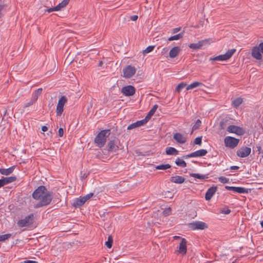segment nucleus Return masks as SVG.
<instances>
[{
	"label": "nucleus",
	"instance_id": "49530a36",
	"mask_svg": "<svg viewBox=\"0 0 263 263\" xmlns=\"http://www.w3.org/2000/svg\"><path fill=\"white\" fill-rule=\"evenodd\" d=\"M151 117L152 116H149V115L147 114L144 119L141 120V121L143 125H145L148 121V120L151 119Z\"/></svg>",
	"mask_w": 263,
	"mask_h": 263
},
{
	"label": "nucleus",
	"instance_id": "680f3d73",
	"mask_svg": "<svg viewBox=\"0 0 263 263\" xmlns=\"http://www.w3.org/2000/svg\"><path fill=\"white\" fill-rule=\"evenodd\" d=\"M180 30V28H174L173 30V33H175L177 32H178Z\"/></svg>",
	"mask_w": 263,
	"mask_h": 263
},
{
	"label": "nucleus",
	"instance_id": "a18cd8bd",
	"mask_svg": "<svg viewBox=\"0 0 263 263\" xmlns=\"http://www.w3.org/2000/svg\"><path fill=\"white\" fill-rule=\"evenodd\" d=\"M202 143V137H198L195 138L194 143L197 145H201Z\"/></svg>",
	"mask_w": 263,
	"mask_h": 263
},
{
	"label": "nucleus",
	"instance_id": "f257e3e1",
	"mask_svg": "<svg viewBox=\"0 0 263 263\" xmlns=\"http://www.w3.org/2000/svg\"><path fill=\"white\" fill-rule=\"evenodd\" d=\"M110 129H104L101 130L95 139V142L100 147H103L106 141L107 138L110 134Z\"/></svg>",
	"mask_w": 263,
	"mask_h": 263
},
{
	"label": "nucleus",
	"instance_id": "37998d69",
	"mask_svg": "<svg viewBox=\"0 0 263 263\" xmlns=\"http://www.w3.org/2000/svg\"><path fill=\"white\" fill-rule=\"evenodd\" d=\"M171 208H167L165 209V210L163 211V214L164 216H167L171 214Z\"/></svg>",
	"mask_w": 263,
	"mask_h": 263
},
{
	"label": "nucleus",
	"instance_id": "a878e982",
	"mask_svg": "<svg viewBox=\"0 0 263 263\" xmlns=\"http://www.w3.org/2000/svg\"><path fill=\"white\" fill-rule=\"evenodd\" d=\"M144 125L142 123L141 120H140V121H138L135 123H133L131 124H130L128 127H127V129L128 130H130V129H134V128H135L136 127H140V126H143Z\"/></svg>",
	"mask_w": 263,
	"mask_h": 263
},
{
	"label": "nucleus",
	"instance_id": "39448f33",
	"mask_svg": "<svg viewBox=\"0 0 263 263\" xmlns=\"http://www.w3.org/2000/svg\"><path fill=\"white\" fill-rule=\"evenodd\" d=\"M189 227L192 230H204L208 228V226L204 222L196 221L189 223Z\"/></svg>",
	"mask_w": 263,
	"mask_h": 263
},
{
	"label": "nucleus",
	"instance_id": "58836bf2",
	"mask_svg": "<svg viewBox=\"0 0 263 263\" xmlns=\"http://www.w3.org/2000/svg\"><path fill=\"white\" fill-rule=\"evenodd\" d=\"M11 234H6L2 235H0V241H4L7 239H8L11 237Z\"/></svg>",
	"mask_w": 263,
	"mask_h": 263
},
{
	"label": "nucleus",
	"instance_id": "338daca9",
	"mask_svg": "<svg viewBox=\"0 0 263 263\" xmlns=\"http://www.w3.org/2000/svg\"><path fill=\"white\" fill-rule=\"evenodd\" d=\"M72 61V60H68V58H67V59L66 60V62H67L68 63V64H70V63H71Z\"/></svg>",
	"mask_w": 263,
	"mask_h": 263
},
{
	"label": "nucleus",
	"instance_id": "c85d7f7f",
	"mask_svg": "<svg viewBox=\"0 0 263 263\" xmlns=\"http://www.w3.org/2000/svg\"><path fill=\"white\" fill-rule=\"evenodd\" d=\"M70 0H63V1L59 3L55 8L57 11L60 10L62 8H64L69 3Z\"/></svg>",
	"mask_w": 263,
	"mask_h": 263
},
{
	"label": "nucleus",
	"instance_id": "412c9836",
	"mask_svg": "<svg viewBox=\"0 0 263 263\" xmlns=\"http://www.w3.org/2000/svg\"><path fill=\"white\" fill-rule=\"evenodd\" d=\"M185 178L182 176H176L171 178V181L178 184H181L184 182Z\"/></svg>",
	"mask_w": 263,
	"mask_h": 263
},
{
	"label": "nucleus",
	"instance_id": "5701e85b",
	"mask_svg": "<svg viewBox=\"0 0 263 263\" xmlns=\"http://www.w3.org/2000/svg\"><path fill=\"white\" fill-rule=\"evenodd\" d=\"M15 168L14 166L10 167L8 168H1L0 169V173L2 175H9L11 174L14 171Z\"/></svg>",
	"mask_w": 263,
	"mask_h": 263
},
{
	"label": "nucleus",
	"instance_id": "bf43d9fd",
	"mask_svg": "<svg viewBox=\"0 0 263 263\" xmlns=\"http://www.w3.org/2000/svg\"><path fill=\"white\" fill-rule=\"evenodd\" d=\"M24 263H37V262L34 260H27L24 261Z\"/></svg>",
	"mask_w": 263,
	"mask_h": 263
},
{
	"label": "nucleus",
	"instance_id": "e433bc0d",
	"mask_svg": "<svg viewBox=\"0 0 263 263\" xmlns=\"http://www.w3.org/2000/svg\"><path fill=\"white\" fill-rule=\"evenodd\" d=\"M182 33H179L178 34L175 35L174 36H171L168 39L169 41H172L174 40H178L181 39L182 37Z\"/></svg>",
	"mask_w": 263,
	"mask_h": 263
},
{
	"label": "nucleus",
	"instance_id": "20e7f679",
	"mask_svg": "<svg viewBox=\"0 0 263 263\" xmlns=\"http://www.w3.org/2000/svg\"><path fill=\"white\" fill-rule=\"evenodd\" d=\"M47 190L45 186L41 185L39 186L32 193V197L37 200H40L44 195H45V192H47Z\"/></svg>",
	"mask_w": 263,
	"mask_h": 263
},
{
	"label": "nucleus",
	"instance_id": "a19ab883",
	"mask_svg": "<svg viewBox=\"0 0 263 263\" xmlns=\"http://www.w3.org/2000/svg\"><path fill=\"white\" fill-rule=\"evenodd\" d=\"M219 181L222 183H228L229 182V179L225 177L221 176L218 178Z\"/></svg>",
	"mask_w": 263,
	"mask_h": 263
},
{
	"label": "nucleus",
	"instance_id": "393cba45",
	"mask_svg": "<svg viewBox=\"0 0 263 263\" xmlns=\"http://www.w3.org/2000/svg\"><path fill=\"white\" fill-rule=\"evenodd\" d=\"M166 154L168 155H177L179 152L174 147H168L166 148Z\"/></svg>",
	"mask_w": 263,
	"mask_h": 263
},
{
	"label": "nucleus",
	"instance_id": "7ed1b4c3",
	"mask_svg": "<svg viewBox=\"0 0 263 263\" xmlns=\"http://www.w3.org/2000/svg\"><path fill=\"white\" fill-rule=\"evenodd\" d=\"M236 52L235 49H231L229 50L225 54H221L210 59V61H227L230 59L233 54Z\"/></svg>",
	"mask_w": 263,
	"mask_h": 263
},
{
	"label": "nucleus",
	"instance_id": "c03bdc74",
	"mask_svg": "<svg viewBox=\"0 0 263 263\" xmlns=\"http://www.w3.org/2000/svg\"><path fill=\"white\" fill-rule=\"evenodd\" d=\"M36 101L35 100H34L33 98H32L31 97L30 100L29 101V102H28L27 103H26L25 105V107H28L32 105H33Z\"/></svg>",
	"mask_w": 263,
	"mask_h": 263
},
{
	"label": "nucleus",
	"instance_id": "f8f14e48",
	"mask_svg": "<svg viewBox=\"0 0 263 263\" xmlns=\"http://www.w3.org/2000/svg\"><path fill=\"white\" fill-rule=\"evenodd\" d=\"M121 92L125 96L129 97L133 96L136 92L135 88L132 85H128L123 87L121 89Z\"/></svg>",
	"mask_w": 263,
	"mask_h": 263
},
{
	"label": "nucleus",
	"instance_id": "774afa93",
	"mask_svg": "<svg viewBox=\"0 0 263 263\" xmlns=\"http://www.w3.org/2000/svg\"><path fill=\"white\" fill-rule=\"evenodd\" d=\"M102 65H103V62L100 61V62L99 63L98 66L99 67H101Z\"/></svg>",
	"mask_w": 263,
	"mask_h": 263
},
{
	"label": "nucleus",
	"instance_id": "cd10ccee",
	"mask_svg": "<svg viewBox=\"0 0 263 263\" xmlns=\"http://www.w3.org/2000/svg\"><path fill=\"white\" fill-rule=\"evenodd\" d=\"M202 84L199 82H194L190 85H187L186 90H189L202 85Z\"/></svg>",
	"mask_w": 263,
	"mask_h": 263
},
{
	"label": "nucleus",
	"instance_id": "052dcab7",
	"mask_svg": "<svg viewBox=\"0 0 263 263\" xmlns=\"http://www.w3.org/2000/svg\"><path fill=\"white\" fill-rule=\"evenodd\" d=\"M239 167L237 166H232L230 167V170H237L239 169Z\"/></svg>",
	"mask_w": 263,
	"mask_h": 263
},
{
	"label": "nucleus",
	"instance_id": "0e129e2a",
	"mask_svg": "<svg viewBox=\"0 0 263 263\" xmlns=\"http://www.w3.org/2000/svg\"><path fill=\"white\" fill-rule=\"evenodd\" d=\"M42 130L43 132H46L48 130V127L46 126H43L42 127Z\"/></svg>",
	"mask_w": 263,
	"mask_h": 263
},
{
	"label": "nucleus",
	"instance_id": "2eb2a0df",
	"mask_svg": "<svg viewBox=\"0 0 263 263\" xmlns=\"http://www.w3.org/2000/svg\"><path fill=\"white\" fill-rule=\"evenodd\" d=\"M173 139L177 143L180 144H184L187 141L186 137L179 133L174 134L173 135Z\"/></svg>",
	"mask_w": 263,
	"mask_h": 263
},
{
	"label": "nucleus",
	"instance_id": "79ce46f5",
	"mask_svg": "<svg viewBox=\"0 0 263 263\" xmlns=\"http://www.w3.org/2000/svg\"><path fill=\"white\" fill-rule=\"evenodd\" d=\"M157 108H158L157 105H154L153 107H152V108L150 110V111L148 113L149 116H152L155 114Z\"/></svg>",
	"mask_w": 263,
	"mask_h": 263
},
{
	"label": "nucleus",
	"instance_id": "f3484780",
	"mask_svg": "<svg viewBox=\"0 0 263 263\" xmlns=\"http://www.w3.org/2000/svg\"><path fill=\"white\" fill-rule=\"evenodd\" d=\"M16 180V178L15 176L5 177L0 179V188L7 184L15 181Z\"/></svg>",
	"mask_w": 263,
	"mask_h": 263
},
{
	"label": "nucleus",
	"instance_id": "a211bd4d",
	"mask_svg": "<svg viewBox=\"0 0 263 263\" xmlns=\"http://www.w3.org/2000/svg\"><path fill=\"white\" fill-rule=\"evenodd\" d=\"M217 190V187L215 186L210 187L205 195V198L206 200H210L214 194L216 193Z\"/></svg>",
	"mask_w": 263,
	"mask_h": 263
},
{
	"label": "nucleus",
	"instance_id": "3c124183",
	"mask_svg": "<svg viewBox=\"0 0 263 263\" xmlns=\"http://www.w3.org/2000/svg\"><path fill=\"white\" fill-rule=\"evenodd\" d=\"M64 130L62 128H60L58 130V134L59 137H62L63 136Z\"/></svg>",
	"mask_w": 263,
	"mask_h": 263
},
{
	"label": "nucleus",
	"instance_id": "473e14b6",
	"mask_svg": "<svg viewBox=\"0 0 263 263\" xmlns=\"http://www.w3.org/2000/svg\"><path fill=\"white\" fill-rule=\"evenodd\" d=\"M187 84L184 82L179 83L176 88L175 91L179 93L184 88L186 87Z\"/></svg>",
	"mask_w": 263,
	"mask_h": 263
},
{
	"label": "nucleus",
	"instance_id": "9d476101",
	"mask_svg": "<svg viewBox=\"0 0 263 263\" xmlns=\"http://www.w3.org/2000/svg\"><path fill=\"white\" fill-rule=\"evenodd\" d=\"M136 72V69L134 67L128 65L123 69V77L130 78L135 74Z\"/></svg>",
	"mask_w": 263,
	"mask_h": 263
},
{
	"label": "nucleus",
	"instance_id": "c9c22d12",
	"mask_svg": "<svg viewBox=\"0 0 263 263\" xmlns=\"http://www.w3.org/2000/svg\"><path fill=\"white\" fill-rule=\"evenodd\" d=\"M201 121L199 119H198L196 121L195 124L192 127V133H193V132L194 130H195L198 129L199 128V127L201 126Z\"/></svg>",
	"mask_w": 263,
	"mask_h": 263
},
{
	"label": "nucleus",
	"instance_id": "dca6fc26",
	"mask_svg": "<svg viewBox=\"0 0 263 263\" xmlns=\"http://www.w3.org/2000/svg\"><path fill=\"white\" fill-rule=\"evenodd\" d=\"M187 241L185 238H181V241L179 244L178 252L179 253L184 255L186 254L187 251L186 248Z\"/></svg>",
	"mask_w": 263,
	"mask_h": 263
},
{
	"label": "nucleus",
	"instance_id": "de8ad7c7",
	"mask_svg": "<svg viewBox=\"0 0 263 263\" xmlns=\"http://www.w3.org/2000/svg\"><path fill=\"white\" fill-rule=\"evenodd\" d=\"M226 122H227L226 120H222L220 122V127L221 129H225V128L226 127Z\"/></svg>",
	"mask_w": 263,
	"mask_h": 263
},
{
	"label": "nucleus",
	"instance_id": "4d7b16f0",
	"mask_svg": "<svg viewBox=\"0 0 263 263\" xmlns=\"http://www.w3.org/2000/svg\"><path fill=\"white\" fill-rule=\"evenodd\" d=\"M230 212H231V210L230 209H227L226 210L222 211V213L224 214H229V213H230Z\"/></svg>",
	"mask_w": 263,
	"mask_h": 263
},
{
	"label": "nucleus",
	"instance_id": "ea45409f",
	"mask_svg": "<svg viewBox=\"0 0 263 263\" xmlns=\"http://www.w3.org/2000/svg\"><path fill=\"white\" fill-rule=\"evenodd\" d=\"M155 48V46H149L145 49L143 50V54H145L152 51Z\"/></svg>",
	"mask_w": 263,
	"mask_h": 263
},
{
	"label": "nucleus",
	"instance_id": "603ef678",
	"mask_svg": "<svg viewBox=\"0 0 263 263\" xmlns=\"http://www.w3.org/2000/svg\"><path fill=\"white\" fill-rule=\"evenodd\" d=\"M257 47L259 48L260 51L263 54V43H260Z\"/></svg>",
	"mask_w": 263,
	"mask_h": 263
},
{
	"label": "nucleus",
	"instance_id": "6e6552de",
	"mask_svg": "<svg viewBox=\"0 0 263 263\" xmlns=\"http://www.w3.org/2000/svg\"><path fill=\"white\" fill-rule=\"evenodd\" d=\"M67 102V99L65 96H63L60 98L56 108L57 116H61L64 110V106Z\"/></svg>",
	"mask_w": 263,
	"mask_h": 263
},
{
	"label": "nucleus",
	"instance_id": "9b49d317",
	"mask_svg": "<svg viewBox=\"0 0 263 263\" xmlns=\"http://www.w3.org/2000/svg\"><path fill=\"white\" fill-rule=\"evenodd\" d=\"M211 39H205L203 40L199 41L197 43H192L190 44L189 47L194 50H197L200 49L203 46L210 44Z\"/></svg>",
	"mask_w": 263,
	"mask_h": 263
},
{
	"label": "nucleus",
	"instance_id": "7c9ffc66",
	"mask_svg": "<svg viewBox=\"0 0 263 263\" xmlns=\"http://www.w3.org/2000/svg\"><path fill=\"white\" fill-rule=\"evenodd\" d=\"M190 176L200 180H204L208 178L207 175H201L199 174L192 173Z\"/></svg>",
	"mask_w": 263,
	"mask_h": 263
},
{
	"label": "nucleus",
	"instance_id": "4be33fe9",
	"mask_svg": "<svg viewBox=\"0 0 263 263\" xmlns=\"http://www.w3.org/2000/svg\"><path fill=\"white\" fill-rule=\"evenodd\" d=\"M180 50V47L177 46L172 48L169 52V56L171 58H174L179 54Z\"/></svg>",
	"mask_w": 263,
	"mask_h": 263
},
{
	"label": "nucleus",
	"instance_id": "f03ea898",
	"mask_svg": "<svg viewBox=\"0 0 263 263\" xmlns=\"http://www.w3.org/2000/svg\"><path fill=\"white\" fill-rule=\"evenodd\" d=\"M45 193L43 198L34 205L35 208L47 206L51 202L52 199L53 193L47 191Z\"/></svg>",
	"mask_w": 263,
	"mask_h": 263
},
{
	"label": "nucleus",
	"instance_id": "4c0bfd02",
	"mask_svg": "<svg viewBox=\"0 0 263 263\" xmlns=\"http://www.w3.org/2000/svg\"><path fill=\"white\" fill-rule=\"evenodd\" d=\"M113 240L111 236H109L108 237V240L105 242V245L107 248H110L112 247Z\"/></svg>",
	"mask_w": 263,
	"mask_h": 263
},
{
	"label": "nucleus",
	"instance_id": "b1692460",
	"mask_svg": "<svg viewBox=\"0 0 263 263\" xmlns=\"http://www.w3.org/2000/svg\"><path fill=\"white\" fill-rule=\"evenodd\" d=\"M208 152L206 149H201L193 152L194 157H202L206 155Z\"/></svg>",
	"mask_w": 263,
	"mask_h": 263
},
{
	"label": "nucleus",
	"instance_id": "8fccbe9b",
	"mask_svg": "<svg viewBox=\"0 0 263 263\" xmlns=\"http://www.w3.org/2000/svg\"><path fill=\"white\" fill-rule=\"evenodd\" d=\"M6 8L5 5H0V18L2 16V11H4Z\"/></svg>",
	"mask_w": 263,
	"mask_h": 263
},
{
	"label": "nucleus",
	"instance_id": "0eeeda50",
	"mask_svg": "<svg viewBox=\"0 0 263 263\" xmlns=\"http://www.w3.org/2000/svg\"><path fill=\"white\" fill-rule=\"evenodd\" d=\"M34 215L31 214L26 216L24 219L20 220L17 222V225L20 227H27L33 223Z\"/></svg>",
	"mask_w": 263,
	"mask_h": 263
},
{
	"label": "nucleus",
	"instance_id": "6e6d98bb",
	"mask_svg": "<svg viewBox=\"0 0 263 263\" xmlns=\"http://www.w3.org/2000/svg\"><path fill=\"white\" fill-rule=\"evenodd\" d=\"M164 195L166 196L167 197H170V198H172V194L170 191L166 192L165 193Z\"/></svg>",
	"mask_w": 263,
	"mask_h": 263
},
{
	"label": "nucleus",
	"instance_id": "6ab92c4d",
	"mask_svg": "<svg viewBox=\"0 0 263 263\" xmlns=\"http://www.w3.org/2000/svg\"><path fill=\"white\" fill-rule=\"evenodd\" d=\"M117 140H110L108 143V151L115 152H116L118 149L119 147L117 145Z\"/></svg>",
	"mask_w": 263,
	"mask_h": 263
},
{
	"label": "nucleus",
	"instance_id": "e2e57ef3",
	"mask_svg": "<svg viewBox=\"0 0 263 263\" xmlns=\"http://www.w3.org/2000/svg\"><path fill=\"white\" fill-rule=\"evenodd\" d=\"M257 152H258V154H260L261 152V147L260 145L257 146Z\"/></svg>",
	"mask_w": 263,
	"mask_h": 263
},
{
	"label": "nucleus",
	"instance_id": "aec40b11",
	"mask_svg": "<svg viewBox=\"0 0 263 263\" xmlns=\"http://www.w3.org/2000/svg\"><path fill=\"white\" fill-rule=\"evenodd\" d=\"M252 56L257 60H261L262 59L260 51L257 46L254 47L252 49Z\"/></svg>",
	"mask_w": 263,
	"mask_h": 263
},
{
	"label": "nucleus",
	"instance_id": "f704fd0d",
	"mask_svg": "<svg viewBox=\"0 0 263 263\" xmlns=\"http://www.w3.org/2000/svg\"><path fill=\"white\" fill-rule=\"evenodd\" d=\"M171 167V165L169 164H161L159 165L156 166L155 167L157 170H165L167 168H170Z\"/></svg>",
	"mask_w": 263,
	"mask_h": 263
},
{
	"label": "nucleus",
	"instance_id": "423d86ee",
	"mask_svg": "<svg viewBox=\"0 0 263 263\" xmlns=\"http://www.w3.org/2000/svg\"><path fill=\"white\" fill-rule=\"evenodd\" d=\"M239 142V139L231 136H227L224 139L225 146L231 148L236 147Z\"/></svg>",
	"mask_w": 263,
	"mask_h": 263
},
{
	"label": "nucleus",
	"instance_id": "2f4dec72",
	"mask_svg": "<svg viewBox=\"0 0 263 263\" xmlns=\"http://www.w3.org/2000/svg\"><path fill=\"white\" fill-rule=\"evenodd\" d=\"M175 163L177 165L182 167H185L186 166V163L184 160H183L179 158H178L176 160Z\"/></svg>",
	"mask_w": 263,
	"mask_h": 263
},
{
	"label": "nucleus",
	"instance_id": "1a4fd4ad",
	"mask_svg": "<svg viewBox=\"0 0 263 263\" xmlns=\"http://www.w3.org/2000/svg\"><path fill=\"white\" fill-rule=\"evenodd\" d=\"M227 131L230 133H234L238 136H242L245 133V130L243 128L233 125L229 126Z\"/></svg>",
	"mask_w": 263,
	"mask_h": 263
},
{
	"label": "nucleus",
	"instance_id": "864d4df0",
	"mask_svg": "<svg viewBox=\"0 0 263 263\" xmlns=\"http://www.w3.org/2000/svg\"><path fill=\"white\" fill-rule=\"evenodd\" d=\"M193 153H192L189 155H184L182 157L184 159H187L189 158H191V157H194V156H193Z\"/></svg>",
	"mask_w": 263,
	"mask_h": 263
},
{
	"label": "nucleus",
	"instance_id": "09e8293b",
	"mask_svg": "<svg viewBox=\"0 0 263 263\" xmlns=\"http://www.w3.org/2000/svg\"><path fill=\"white\" fill-rule=\"evenodd\" d=\"M93 195V194L92 193H90L89 194H88L86 196L83 197V198L85 200V201L86 202L87 200H88L91 197H92Z\"/></svg>",
	"mask_w": 263,
	"mask_h": 263
},
{
	"label": "nucleus",
	"instance_id": "13d9d810",
	"mask_svg": "<svg viewBox=\"0 0 263 263\" xmlns=\"http://www.w3.org/2000/svg\"><path fill=\"white\" fill-rule=\"evenodd\" d=\"M138 17L137 15H133L130 16V20L133 21H136L138 19Z\"/></svg>",
	"mask_w": 263,
	"mask_h": 263
},
{
	"label": "nucleus",
	"instance_id": "c756f323",
	"mask_svg": "<svg viewBox=\"0 0 263 263\" xmlns=\"http://www.w3.org/2000/svg\"><path fill=\"white\" fill-rule=\"evenodd\" d=\"M243 102V100L241 98H237L232 101V105L237 108Z\"/></svg>",
	"mask_w": 263,
	"mask_h": 263
},
{
	"label": "nucleus",
	"instance_id": "ddd939ff",
	"mask_svg": "<svg viewBox=\"0 0 263 263\" xmlns=\"http://www.w3.org/2000/svg\"><path fill=\"white\" fill-rule=\"evenodd\" d=\"M251 152V149L247 146L241 147L237 151V155L241 158H245L249 156Z\"/></svg>",
	"mask_w": 263,
	"mask_h": 263
},
{
	"label": "nucleus",
	"instance_id": "bb28decb",
	"mask_svg": "<svg viewBox=\"0 0 263 263\" xmlns=\"http://www.w3.org/2000/svg\"><path fill=\"white\" fill-rule=\"evenodd\" d=\"M85 203V200L83 197L80 198H77L73 203V206L74 207L81 206Z\"/></svg>",
	"mask_w": 263,
	"mask_h": 263
},
{
	"label": "nucleus",
	"instance_id": "4468645a",
	"mask_svg": "<svg viewBox=\"0 0 263 263\" xmlns=\"http://www.w3.org/2000/svg\"><path fill=\"white\" fill-rule=\"evenodd\" d=\"M225 189L227 190L232 191L234 192L238 193L239 194L248 193V189L243 187L226 186Z\"/></svg>",
	"mask_w": 263,
	"mask_h": 263
},
{
	"label": "nucleus",
	"instance_id": "69168bd1",
	"mask_svg": "<svg viewBox=\"0 0 263 263\" xmlns=\"http://www.w3.org/2000/svg\"><path fill=\"white\" fill-rule=\"evenodd\" d=\"M167 52V49L165 48H163V49H162V52H161V53H162V54H164V53H166Z\"/></svg>",
	"mask_w": 263,
	"mask_h": 263
},
{
	"label": "nucleus",
	"instance_id": "72a5a7b5",
	"mask_svg": "<svg viewBox=\"0 0 263 263\" xmlns=\"http://www.w3.org/2000/svg\"><path fill=\"white\" fill-rule=\"evenodd\" d=\"M42 88H40L36 89L34 92L33 93L32 98L35 100L36 101L37 100L39 96L41 94L42 92Z\"/></svg>",
	"mask_w": 263,
	"mask_h": 263
},
{
	"label": "nucleus",
	"instance_id": "5fc2aeb1",
	"mask_svg": "<svg viewBox=\"0 0 263 263\" xmlns=\"http://www.w3.org/2000/svg\"><path fill=\"white\" fill-rule=\"evenodd\" d=\"M53 11H57L55 7H52V8H49L47 10V11L48 12H51Z\"/></svg>",
	"mask_w": 263,
	"mask_h": 263
}]
</instances>
